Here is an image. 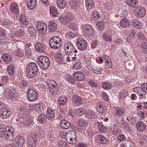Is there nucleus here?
I'll return each mask as SVG.
<instances>
[{
  "mask_svg": "<svg viewBox=\"0 0 147 147\" xmlns=\"http://www.w3.org/2000/svg\"><path fill=\"white\" fill-rule=\"evenodd\" d=\"M38 66L42 69H47L49 67L50 61L49 59L46 56H40L37 60Z\"/></svg>",
  "mask_w": 147,
  "mask_h": 147,
  "instance_id": "f257e3e1",
  "label": "nucleus"
},
{
  "mask_svg": "<svg viewBox=\"0 0 147 147\" xmlns=\"http://www.w3.org/2000/svg\"><path fill=\"white\" fill-rule=\"evenodd\" d=\"M62 39L58 36H54L51 38L49 41V45L53 49H59L61 46Z\"/></svg>",
  "mask_w": 147,
  "mask_h": 147,
  "instance_id": "f03ea898",
  "label": "nucleus"
},
{
  "mask_svg": "<svg viewBox=\"0 0 147 147\" xmlns=\"http://www.w3.org/2000/svg\"><path fill=\"white\" fill-rule=\"evenodd\" d=\"M4 129L1 126H0V137L2 136L4 137V136L7 140L10 141H12L13 139V129L11 127H10L8 129V131L5 132L4 134Z\"/></svg>",
  "mask_w": 147,
  "mask_h": 147,
  "instance_id": "7ed1b4c3",
  "label": "nucleus"
},
{
  "mask_svg": "<svg viewBox=\"0 0 147 147\" xmlns=\"http://www.w3.org/2000/svg\"><path fill=\"white\" fill-rule=\"evenodd\" d=\"M46 82L49 86L50 92L52 94H57L59 90L57 83L55 81L50 79L47 80Z\"/></svg>",
  "mask_w": 147,
  "mask_h": 147,
  "instance_id": "20e7f679",
  "label": "nucleus"
},
{
  "mask_svg": "<svg viewBox=\"0 0 147 147\" xmlns=\"http://www.w3.org/2000/svg\"><path fill=\"white\" fill-rule=\"evenodd\" d=\"M27 98L30 102L34 101L38 99V94L37 92L33 89H28L27 92Z\"/></svg>",
  "mask_w": 147,
  "mask_h": 147,
  "instance_id": "39448f33",
  "label": "nucleus"
},
{
  "mask_svg": "<svg viewBox=\"0 0 147 147\" xmlns=\"http://www.w3.org/2000/svg\"><path fill=\"white\" fill-rule=\"evenodd\" d=\"M76 133L73 130L67 132L65 140L69 143L73 144L76 142Z\"/></svg>",
  "mask_w": 147,
  "mask_h": 147,
  "instance_id": "423d86ee",
  "label": "nucleus"
},
{
  "mask_svg": "<svg viewBox=\"0 0 147 147\" xmlns=\"http://www.w3.org/2000/svg\"><path fill=\"white\" fill-rule=\"evenodd\" d=\"M83 33L86 36H89L93 35L95 31L92 27L89 25H84L82 26Z\"/></svg>",
  "mask_w": 147,
  "mask_h": 147,
  "instance_id": "0eeeda50",
  "label": "nucleus"
},
{
  "mask_svg": "<svg viewBox=\"0 0 147 147\" xmlns=\"http://www.w3.org/2000/svg\"><path fill=\"white\" fill-rule=\"evenodd\" d=\"M28 145L30 147H34L36 145V136L33 133L28 135L27 137Z\"/></svg>",
  "mask_w": 147,
  "mask_h": 147,
  "instance_id": "6e6552de",
  "label": "nucleus"
},
{
  "mask_svg": "<svg viewBox=\"0 0 147 147\" xmlns=\"http://www.w3.org/2000/svg\"><path fill=\"white\" fill-rule=\"evenodd\" d=\"M77 44L78 49L81 50H84L87 47L86 41L82 38L77 39Z\"/></svg>",
  "mask_w": 147,
  "mask_h": 147,
  "instance_id": "1a4fd4ad",
  "label": "nucleus"
},
{
  "mask_svg": "<svg viewBox=\"0 0 147 147\" xmlns=\"http://www.w3.org/2000/svg\"><path fill=\"white\" fill-rule=\"evenodd\" d=\"M9 109L5 107L0 109V117L2 119H6L9 117L11 114Z\"/></svg>",
  "mask_w": 147,
  "mask_h": 147,
  "instance_id": "9d476101",
  "label": "nucleus"
},
{
  "mask_svg": "<svg viewBox=\"0 0 147 147\" xmlns=\"http://www.w3.org/2000/svg\"><path fill=\"white\" fill-rule=\"evenodd\" d=\"M25 143L24 138L20 136H18L16 137L14 141V144L18 147H21Z\"/></svg>",
  "mask_w": 147,
  "mask_h": 147,
  "instance_id": "9b49d317",
  "label": "nucleus"
},
{
  "mask_svg": "<svg viewBox=\"0 0 147 147\" xmlns=\"http://www.w3.org/2000/svg\"><path fill=\"white\" fill-rule=\"evenodd\" d=\"M47 25L43 23L39 22L36 24V29L38 31L42 34L45 33L47 30Z\"/></svg>",
  "mask_w": 147,
  "mask_h": 147,
  "instance_id": "f8f14e48",
  "label": "nucleus"
},
{
  "mask_svg": "<svg viewBox=\"0 0 147 147\" xmlns=\"http://www.w3.org/2000/svg\"><path fill=\"white\" fill-rule=\"evenodd\" d=\"M136 16L138 18H142L146 14V9L143 7L139 6L136 9Z\"/></svg>",
  "mask_w": 147,
  "mask_h": 147,
  "instance_id": "ddd939ff",
  "label": "nucleus"
},
{
  "mask_svg": "<svg viewBox=\"0 0 147 147\" xmlns=\"http://www.w3.org/2000/svg\"><path fill=\"white\" fill-rule=\"evenodd\" d=\"M30 108L32 109L33 110L36 112H39L42 111L45 108V105L42 103H38L30 106Z\"/></svg>",
  "mask_w": 147,
  "mask_h": 147,
  "instance_id": "4468645a",
  "label": "nucleus"
},
{
  "mask_svg": "<svg viewBox=\"0 0 147 147\" xmlns=\"http://www.w3.org/2000/svg\"><path fill=\"white\" fill-rule=\"evenodd\" d=\"M64 47L66 53L67 51H69L75 49L73 44L69 41L68 40L65 42Z\"/></svg>",
  "mask_w": 147,
  "mask_h": 147,
  "instance_id": "2eb2a0df",
  "label": "nucleus"
},
{
  "mask_svg": "<svg viewBox=\"0 0 147 147\" xmlns=\"http://www.w3.org/2000/svg\"><path fill=\"white\" fill-rule=\"evenodd\" d=\"M21 121L24 125L27 126H29L32 121L31 118L28 117L27 115H22Z\"/></svg>",
  "mask_w": 147,
  "mask_h": 147,
  "instance_id": "dca6fc26",
  "label": "nucleus"
},
{
  "mask_svg": "<svg viewBox=\"0 0 147 147\" xmlns=\"http://www.w3.org/2000/svg\"><path fill=\"white\" fill-rule=\"evenodd\" d=\"M84 74L82 72L79 71L76 72L73 74L74 79L79 81L83 80L84 79Z\"/></svg>",
  "mask_w": 147,
  "mask_h": 147,
  "instance_id": "f3484780",
  "label": "nucleus"
},
{
  "mask_svg": "<svg viewBox=\"0 0 147 147\" xmlns=\"http://www.w3.org/2000/svg\"><path fill=\"white\" fill-rule=\"evenodd\" d=\"M130 25V22L128 20L123 19L120 22V24H117L118 27L121 28V27L126 28Z\"/></svg>",
  "mask_w": 147,
  "mask_h": 147,
  "instance_id": "a211bd4d",
  "label": "nucleus"
},
{
  "mask_svg": "<svg viewBox=\"0 0 147 147\" xmlns=\"http://www.w3.org/2000/svg\"><path fill=\"white\" fill-rule=\"evenodd\" d=\"M146 126V124L142 121L139 122L136 125V127L137 130L140 132L144 131Z\"/></svg>",
  "mask_w": 147,
  "mask_h": 147,
  "instance_id": "6ab92c4d",
  "label": "nucleus"
},
{
  "mask_svg": "<svg viewBox=\"0 0 147 147\" xmlns=\"http://www.w3.org/2000/svg\"><path fill=\"white\" fill-rule=\"evenodd\" d=\"M60 125L63 129H67L71 127L70 122L65 119L61 120L60 122Z\"/></svg>",
  "mask_w": 147,
  "mask_h": 147,
  "instance_id": "aec40b11",
  "label": "nucleus"
},
{
  "mask_svg": "<svg viewBox=\"0 0 147 147\" xmlns=\"http://www.w3.org/2000/svg\"><path fill=\"white\" fill-rule=\"evenodd\" d=\"M55 115V111L51 108H48L46 113L47 118L49 120H51Z\"/></svg>",
  "mask_w": 147,
  "mask_h": 147,
  "instance_id": "412c9836",
  "label": "nucleus"
},
{
  "mask_svg": "<svg viewBox=\"0 0 147 147\" xmlns=\"http://www.w3.org/2000/svg\"><path fill=\"white\" fill-rule=\"evenodd\" d=\"M73 103L76 106L80 105L82 103V100L80 97L78 95H74L72 98Z\"/></svg>",
  "mask_w": 147,
  "mask_h": 147,
  "instance_id": "4be33fe9",
  "label": "nucleus"
},
{
  "mask_svg": "<svg viewBox=\"0 0 147 147\" xmlns=\"http://www.w3.org/2000/svg\"><path fill=\"white\" fill-rule=\"evenodd\" d=\"M35 48V50L40 52H45L44 45L41 42H37L36 43Z\"/></svg>",
  "mask_w": 147,
  "mask_h": 147,
  "instance_id": "5701e85b",
  "label": "nucleus"
},
{
  "mask_svg": "<svg viewBox=\"0 0 147 147\" xmlns=\"http://www.w3.org/2000/svg\"><path fill=\"white\" fill-rule=\"evenodd\" d=\"M131 23L136 28L140 29L142 27L141 22L138 19L132 20Z\"/></svg>",
  "mask_w": 147,
  "mask_h": 147,
  "instance_id": "b1692460",
  "label": "nucleus"
},
{
  "mask_svg": "<svg viewBox=\"0 0 147 147\" xmlns=\"http://www.w3.org/2000/svg\"><path fill=\"white\" fill-rule=\"evenodd\" d=\"M0 42L3 43H6L7 42V39L5 36L4 31L2 29H0Z\"/></svg>",
  "mask_w": 147,
  "mask_h": 147,
  "instance_id": "393cba45",
  "label": "nucleus"
},
{
  "mask_svg": "<svg viewBox=\"0 0 147 147\" xmlns=\"http://www.w3.org/2000/svg\"><path fill=\"white\" fill-rule=\"evenodd\" d=\"M66 53L67 55L71 57H73V59H76L77 58L76 56H78L79 55L77 50L75 49L69 51H67L66 52Z\"/></svg>",
  "mask_w": 147,
  "mask_h": 147,
  "instance_id": "a878e982",
  "label": "nucleus"
},
{
  "mask_svg": "<svg viewBox=\"0 0 147 147\" xmlns=\"http://www.w3.org/2000/svg\"><path fill=\"white\" fill-rule=\"evenodd\" d=\"M10 9L11 11L17 14L18 12V7L15 3H12L10 7Z\"/></svg>",
  "mask_w": 147,
  "mask_h": 147,
  "instance_id": "bb28decb",
  "label": "nucleus"
},
{
  "mask_svg": "<svg viewBox=\"0 0 147 147\" xmlns=\"http://www.w3.org/2000/svg\"><path fill=\"white\" fill-rule=\"evenodd\" d=\"M86 6L87 8L91 9L94 8L95 4L92 0H85Z\"/></svg>",
  "mask_w": 147,
  "mask_h": 147,
  "instance_id": "cd10ccee",
  "label": "nucleus"
},
{
  "mask_svg": "<svg viewBox=\"0 0 147 147\" xmlns=\"http://www.w3.org/2000/svg\"><path fill=\"white\" fill-rule=\"evenodd\" d=\"M2 58L3 60L7 63H9L12 61V57L7 54H3L2 56Z\"/></svg>",
  "mask_w": 147,
  "mask_h": 147,
  "instance_id": "c85d7f7f",
  "label": "nucleus"
},
{
  "mask_svg": "<svg viewBox=\"0 0 147 147\" xmlns=\"http://www.w3.org/2000/svg\"><path fill=\"white\" fill-rule=\"evenodd\" d=\"M96 110L99 113H102L105 112L106 110V106L103 104H99L97 106Z\"/></svg>",
  "mask_w": 147,
  "mask_h": 147,
  "instance_id": "c756f323",
  "label": "nucleus"
},
{
  "mask_svg": "<svg viewBox=\"0 0 147 147\" xmlns=\"http://www.w3.org/2000/svg\"><path fill=\"white\" fill-rule=\"evenodd\" d=\"M27 70H38L36 64L32 62L30 63L27 66Z\"/></svg>",
  "mask_w": 147,
  "mask_h": 147,
  "instance_id": "7c9ffc66",
  "label": "nucleus"
},
{
  "mask_svg": "<svg viewBox=\"0 0 147 147\" xmlns=\"http://www.w3.org/2000/svg\"><path fill=\"white\" fill-rule=\"evenodd\" d=\"M57 6L60 9H64L66 6L67 3L65 0H57Z\"/></svg>",
  "mask_w": 147,
  "mask_h": 147,
  "instance_id": "2f4dec72",
  "label": "nucleus"
},
{
  "mask_svg": "<svg viewBox=\"0 0 147 147\" xmlns=\"http://www.w3.org/2000/svg\"><path fill=\"white\" fill-rule=\"evenodd\" d=\"M27 75L29 78H32L36 76L38 70H26Z\"/></svg>",
  "mask_w": 147,
  "mask_h": 147,
  "instance_id": "473e14b6",
  "label": "nucleus"
},
{
  "mask_svg": "<svg viewBox=\"0 0 147 147\" xmlns=\"http://www.w3.org/2000/svg\"><path fill=\"white\" fill-rule=\"evenodd\" d=\"M127 4L129 6L133 8H135L138 4V2L137 0H127Z\"/></svg>",
  "mask_w": 147,
  "mask_h": 147,
  "instance_id": "72a5a7b5",
  "label": "nucleus"
},
{
  "mask_svg": "<svg viewBox=\"0 0 147 147\" xmlns=\"http://www.w3.org/2000/svg\"><path fill=\"white\" fill-rule=\"evenodd\" d=\"M19 20L20 22L24 25L27 26L29 23V22L24 15H22L20 16Z\"/></svg>",
  "mask_w": 147,
  "mask_h": 147,
  "instance_id": "f704fd0d",
  "label": "nucleus"
},
{
  "mask_svg": "<svg viewBox=\"0 0 147 147\" xmlns=\"http://www.w3.org/2000/svg\"><path fill=\"white\" fill-rule=\"evenodd\" d=\"M47 116L44 113H41L38 117V119L40 123H43L45 122L47 120Z\"/></svg>",
  "mask_w": 147,
  "mask_h": 147,
  "instance_id": "c9c22d12",
  "label": "nucleus"
},
{
  "mask_svg": "<svg viewBox=\"0 0 147 147\" xmlns=\"http://www.w3.org/2000/svg\"><path fill=\"white\" fill-rule=\"evenodd\" d=\"M57 24L55 22H50L49 24V28L50 32L55 31L56 28Z\"/></svg>",
  "mask_w": 147,
  "mask_h": 147,
  "instance_id": "e433bc0d",
  "label": "nucleus"
},
{
  "mask_svg": "<svg viewBox=\"0 0 147 147\" xmlns=\"http://www.w3.org/2000/svg\"><path fill=\"white\" fill-rule=\"evenodd\" d=\"M26 3L29 9L32 10L34 9L35 7L36 3V0H34L33 1L32 0L31 1H28V2Z\"/></svg>",
  "mask_w": 147,
  "mask_h": 147,
  "instance_id": "4c0bfd02",
  "label": "nucleus"
},
{
  "mask_svg": "<svg viewBox=\"0 0 147 147\" xmlns=\"http://www.w3.org/2000/svg\"><path fill=\"white\" fill-rule=\"evenodd\" d=\"M97 139L98 142L100 143L105 144L107 142L106 138L100 135H99L97 136Z\"/></svg>",
  "mask_w": 147,
  "mask_h": 147,
  "instance_id": "58836bf2",
  "label": "nucleus"
},
{
  "mask_svg": "<svg viewBox=\"0 0 147 147\" xmlns=\"http://www.w3.org/2000/svg\"><path fill=\"white\" fill-rule=\"evenodd\" d=\"M67 101V99L65 97L61 96L58 100L59 104L60 105L64 106L66 103Z\"/></svg>",
  "mask_w": 147,
  "mask_h": 147,
  "instance_id": "ea45409f",
  "label": "nucleus"
},
{
  "mask_svg": "<svg viewBox=\"0 0 147 147\" xmlns=\"http://www.w3.org/2000/svg\"><path fill=\"white\" fill-rule=\"evenodd\" d=\"M55 59L59 63H62L63 62V57L61 54L59 53H56L54 57Z\"/></svg>",
  "mask_w": 147,
  "mask_h": 147,
  "instance_id": "a19ab883",
  "label": "nucleus"
},
{
  "mask_svg": "<svg viewBox=\"0 0 147 147\" xmlns=\"http://www.w3.org/2000/svg\"><path fill=\"white\" fill-rule=\"evenodd\" d=\"M79 2L80 0H73L70 3L69 5L72 8L75 9L79 7Z\"/></svg>",
  "mask_w": 147,
  "mask_h": 147,
  "instance_id": "79ce46f5",
  "label": "nucleus"
},
{
  "mask_svg": "<svg viewBox=\"0 0 147 147\" xmlns=\"http://www.w3.org/2000/svg\"><path fill=\"white\" fill-rule=\"evenodd\" d=\"M13 54L19 57H21L24 54V51L20 49H17L13 52Z\"/></svg>",
  "mask_w": 147,
  "mask_h": 147,
  "instance_id": "37998d69",
  "label": "nucleus"
},
{
  "mask_svg": "<svg viewBox=\"0 0 147 147\" xmlns=\"http://www.w3.org/2000/svg\"><path fill=\"white\" fill-rule=\"evenodd\" d=\"M121 123L122 127L126 130H129L130 127L127 123L123 119H121L120 120Z\"/></svg>",
  "mask_w": 147,
  "mask_h": 147,
  "instance_id": "c03bdc74",
  "label": "nucleus"
},
{
  "mask_svg": "<svg viewBox=\"0 0 147 147\" xmlns=\"http://www.w3.org/2000/svg\"><path fill=\"white\" fill-rule=\"evenodd\" d=\"M96 117V115L93 111H88L86 114V117L88 119L94 118Z\"/></svg>",
  "mask_w": 147,
  "mask_h": 147,
  "instance_id": "a18cd8bd",
  "label": "nucleus"
},
{
  "mask_svg": "<svg viewBox=\"0 0 147 147\" xmlns=\"http://www.w3.org/2000/svg\"><path fill=\"white\" fill-rule=\"evenodd\" d=\"M100 16L99 13L96 11H93L91 14V18L93 20H97L100 18Z\"/></svg>",
  "mask_w": 147,
  "mask_h": 147,
  "instance_id": "49530a36",
  "label": "nucleus"
},
{
  "mask_svg": "<svg viewBox=\"0 0 147 147\" xmlns=\"http://www.w3.org/2000/svg\"><path fill=\"white\" fill-rule=\"evenodd\" d=\"M84 111L82 108L78 109L75 110L74 111V113L77 116H82L84 113Z\"/></svg>",
  "mask_w": 147,
  "mask_h": 147,
  "instance_id": "de8ad7c7",
  "label": "nucleus"
},
{
  "mask_svg": "<svg viewBox=\"0 0 147 147\" xmlns=\"http://www.w3.org/2000/svg\"><path fill=\"white\" fill-rule=\"evenodd\" d=\"M7 71L9 75H13L15 72V68L13 65H9L7 68Z\"/></svg>",
  "mask_w": 147,
  "mask_h": 147,
  "instance_id": "09e8293b",
  "label": "nucleus"
},
{
  "mask_svg": "<svg viewBox=\"0 0 147 147\" xmlns=\"http://www.w3.org/2000/svg\"><path fill=\"white\" fill-rule=\"evenodd\" d=\"M8 96L9 98L11 99L14 98H16L17 96V94L13 89H11L9 90Z\"/></svg>",
  "mask_w": 147,
  "mask_h": 147,
  "instance_id": "8fccbe9b",
  "label": "nucleus"
},
{
  "mask_svg": "<svg viewBox=\"0 0 147 147\" xmlns=\"http://www.w3.org/2000/svg\"><path fill=\"white\" fill-rule=\"evenodd\" d=\"M124 109L121 107L117 108L115 111L116 114L119 116H122L124 114Z\"/></svg>",
  "mask_w": 147,
  "mask_h": 147,
  "instance_id": "3c124183",
  "label": "nucleus"
},
{
  "mask_svg": "<svg viewBox=\"0 0 147 147\" xmlns=\"http://www.w3.org/2000/svg\"><path fill=\"white\" fill-rule=\"evenodd\" d=\"M60 23L67 25L68 24V21L66 20V18L63 16H60L58 19Z\"/></svg>",
  "mask_w": 147,
  "mask_h": 147,
  "instance_id": "603ef678",
  "label": "nucleus"
},
{
  "mask_svg": "<svg viewBox=\"0 0 147 147\" xmlns=\"http://www.w3.org/2000/svg\"><path fill=\"white\" fill-rule=\"evenodd\" d=\"M28 29L29 33L31 35L34 36L36 32L35 28L32 26L28 27Z\"/></svg>",
  "mask_w": 147,
  "mask_h": 147,
  "instance_id": "864d4df0",
  "label": "nucleus"
},
{
  "mask_svg": "<svg viewBox=\"0 0 147 147\" xmlns=\"http://www.w3.org/2000/svg\"><path fill=\"white\" fill-rule=\"evenodd\" d=\"M50 13L53 16H56L57 13V9L56 8L52 6L50 8Z\"/></svg>",
  "mask_w": 147,
  "mask_h": 147,
  "instance_id": "5fc2aeb1",
  "label": "nucleus"
},
{
  "mask_svg": "<svg viewBox=\"0 0 147 147\" xmlns=\"http://www.w3.org/2000/svg\"><path fill=\"white\" fill-rule=\"evenodd\" d=\"M65 78L67 80L72 84H74L75 82V81L72 77L69 74H67L65 75Z\"/></svg>",
  "mask_w": 147,
  "mask_h": 147,
  "instance_id": "6e6d98bb",
  "label": "nucleus"
},
{
  "mask_svg": "<svg viewBox=\"0 0 147 147\" xmlns=\"http://www.w3.org/2000/svg\"><path fill=\"white\" fill-rule=\"evenodd\" d=\"M93 72L95 74H99L100 73L102 72V69L100 67H93Z\"/></svg>",
  "mask_w": 147,
  "mask_h": 147,
  "instance_id": "4d7b16f0",
  "label": "nucleus"
},
{
  "mask_svg": "<svg viewBox=\"0 0 147 147\" xmlns=\"http://www.w3.org/2000/svg\"><path fill=\"white\" fill-rule=\"evenodd\" d=\"M78 125L80 127H84L87 125V122L82 119L78 120Z\"/></svg>",
  "mask_w": 147,
  "mask_h": 147,
  "instance_id": "13d9d810",
  "label": "nucleus"
},
{
  "mask_svg": "<svg viewBox=\"0 0 147 147\" xmlns=\"http://www.w3.org/2000/svg\"><path fill=\"white\" fill-rule=\"evenodd\" d=\"M127 92L125 90L121 91L120 92L119 96L120 98L124 99L127 96Z\"/></svg>",
  "mask_w": 147,
  "mask_h": 147,
  "instance_id": "bf43d9fd",
  "label": "nucleus"
},
{
  "mask_svg": "<svg viewBox=\"0 0 147 147\" xmlns=\"http://www.w3.org/2000/svg\"><path fill=\"white\" fill-rule=\"evenodd\" d=\"M98 128L100 132L104 133L106 131V127L104 126L102 124H100L98 125Z\"/></svg>",
  "mask_w": 147,
  "mask_h": 147,
  "instance_id": "052dcab7",
  "label": "nucleus"
},
{
  "mask_svg": "<svg viewBox=\"0 0 147 147\" xmlns=\"http://www.w3.org/2000/svg\"><path fill=\"white\" fill-rule=\"evenodd\" d=\"M102 86L103 88L105 89H109L111 88V85L109 83L107 82L103 83L102 84Z\"/></svg>",
  "mask_w": 147,
  "mask_h": 147,
  "instance_id": "680f3d73",
  "label": "nucleus"
},
{
  "mask_svg": "<svg viewBox=\"0 0 147 147\" xmlns=\"http://www.w3.org/2000/svg\"><path fill=\"white\" fill-rule=\"evenodd\" d=\"M82 67L81 63L79 62H75L74 64V68L75 70H79Z\"/></svg>",
  "mask_w": 147,
  "mask_h": 147,
  "instance_id": "e2e57ef3",
  "label": "nucleus"
},
{
  "mask_svg": "<svg viewBox=\"0 0 147 147\" xmlns=\"http://www.w3.org/2000/svg\"><path fill=\"white\" fill-rule=\"evenodd\" d=\"M137 36L138 38L142 40H145L146 39L144 34L142 32H140L138 33Z\"/></svg>",
  "mask_w": 147,
  "mask_h": 147,
  "instance_id": "0e129e2a",
  "label": "nucleus"
},
{
  "mask_svg": "<svg viewBox=\"0 0 147 147\" xmlns=\"http://www.w3.org/2000/svg\"><path fill=\"white\" fill-rule=\"evenodd\" d=\"M103 38L104 40L106 42L111 41V37L107 34H103Z\"/></svg>",
  "mask_w": 147,
  "mask_h": 147,
  "instance_id": "69168bd1",
  "label": "nucleus"
},
{
  "mask_svg": "<svg viewBox=\"0 0 147 147\" xmlns=\"http://www.w3.org/2000/svg\"><path fill=\"white\" fill-rule=\"evenodd\" d=\"M141 88L143 90V93L147 94V83H144L141 85Z\"/></svg>",
  "mask_w": 147,
  "mask_h": 147,
  "instance_id": "338daca9",
  "label": "nucleus"
},
{
  "mask_svg": "<svg viewBox=\"0 0 147 147\" xmlns=\"http://www.w3.org/2000/svg\"><path fill=\"white\" fill-rule=\"evenodd\" d=\"M134 91L138 94H139L141 92L143 93V91L142 88L139 87H135L133 88Z\"/></svg>",
  "mask_w": 147,
  "mask_h": 147,
  "instance_id": "774afa93",
  "label": "nucleus"
}]
</instances>
